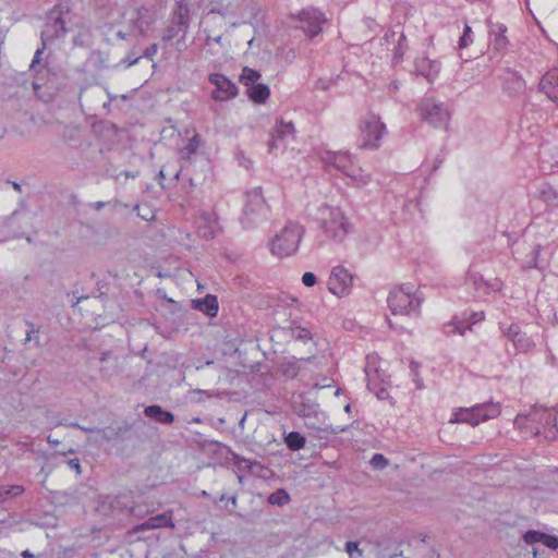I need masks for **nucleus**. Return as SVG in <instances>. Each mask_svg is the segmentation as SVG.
<instances>
[{"label": "nucleus", "instance_id": "f03ea898", "mask_svg": "<svg viewBox=\"0 0 558 558\" xmlns=\"http://www.w3.org/2000/svg\"><path fill=\"white\" fill-rule=\"evenodd\" d=\"M268 211V206L262 195V189L255 187L245 194L241 223L246 229L253 228L267 218Z\"/></svg>", "mask_w": 558, "mask_h": 558}, {"label": "nucleus", "instance_id": "c9c22d12", "mask_svg": "<svg viewBox=\"0 0 558 558\" xmlns=\"http://www.w3.org/2000/svg\"><path fill=\"white\" fill-rule=\"evenodd\" d=\"M267 501L270 505H277L279 507H282L290 501V495L288 492L283 488H278L272 494L269 495Z\"/></svg>", "mask_w": 558, "mask_h": 558}, {"label": "nucleus", "instance_id": "58836bf2", "mask_svg": "<svg viewBox=\"0 0 558 558\" xmlns=\"http://www.w3.org/2000/svg\"><path fill=\"white\" fill-rule=\"evenodd\" d=\"M26 326L28 327L26 331V337L24 339V344L26 345L29 342H34V345L36 348H39L40 340H39V328H36L35 325L32 322H26Z\"/></svg>", "mask_w": 558, "mask_h": 558}, {"label": "nucleus", "instance_id": "13d9d810", "mask_svg": "<svg viewBox=\"0 0 558 558\" xmlns=\"http://www.w3.org/2000/svg\"><path fill=\"white\" fill-rule=\"evenodd\" d=\"M71 426L77 427V428L82 429L85 433H96L97 434V429H98L97 427H84V426H81L77 423H73V424H71Z\"/></svg>", "mask_w": 558, "mask_h": 558}, {"label": "nucleus", "instance_id": "bb28decb", "mask_svg": "<svg viewBox=\"0 0 558 558\" xmlns=\"http://www.w3.org/2000/svg\"><path fill=\"white\" fill-rule=\"evenodd\" d=\"M286 330L290 337L296 341H302L305 343L313 339L311 330L306 327L298 325L295 322H292Z\"/></svg>", "mask_w": 558, "mask_h": 558}, {"label": "nucleus", "instance_id": "9b49d317", "mask_svg": "<svg viewBox=\"0 0 558 558\" xmlns=\"http://www.w3.org/2000/svg\"><path fill=\"white\" fill-rule=\"evenodd\" d=\"M294 125L292 122L278 121L270 132V138L268 141V151L270 154H277L278 151H284L287 147V138L293 137Z\"/></svg>", "mask_w": 558, "mask_h": 558}, {"label": "nucleus", "instance_id": "f8f14e48", "mask_svg": "<svg viewBox=\"0 0 558 558\" xmlns=\"http://www.w3.org/2000/svg\"><path fill=\"white\" fill-rule=\"evenodd\" d=\"M208 81L216 86L211 97L217 101H226L238 95L236 85L223 74L213 73L209 75Z\"/></svg>", "mask_w": 558, "mask_h": 558}, {"label": "nucleus", "instance_id": "7ed1b4c3", "mask_svg": "<svg viewBox=\"0 0 558 558\" xmlns=\"http://www.w3.org/2000/svg\"><path fill=\"white\" fill-rule=\"evenodd\" d=\"M387 303L392 315H410L418 314L422 299L412 293L409 286H401L389 292Z\"/></svg>", "mask_w": 558, "mask_h": 558}, {"label": "nucleus", "instance_id": "49530a36", "mask_svg": "<svg viewBox=\"0 0 558 558\" xmlns=\"http://www.w3.org/2000/svg\"><path fill=\"white\" fill-rule=\"evenodd\" d=\"M345 551L348 553L350 558H361L363 556V551L362 549L359 548L357 542H347Z\"/></svg>", "mask_w": 558, "mask_h": 558}, {"label": "nucleus", "instance_id": "0eeeda50", "mask_svg": "<svg viewBox=\"0 0 558 558\" xmlns=\"http://www.w3.org/2000/svg\"><path fill=\"white\" fill-rule=\"evenodd\" d=\"M322 211V228L324 232L333 240L342 241L348 233V222L339 208L324 206Z\"/></svg>", "mask_w": 558, "mask_h": 558}, {"label": "nucleus", "instance_id": "a878e982", "mask_svg": "<svg viewBox=\"0 0 558 558\" xmlns=\"http://www.w3.org/2000/svg\"><path fill=\"white\" fill-rule=\"evenodd\" d=\"M300 365L298 363V361L295 360V357H292V359H283L279 364H278V372L287 377V378H295L299 373H300Z\"/></svg>", "mask_w": 558, "mask_h": 558}, {"label": "nucleus", "instance_id": "e433bc0d", "mask_svg": "<svg viewBox=\"0 0 558 558\" xmlns=\"http://www.w3.org/2000/svg\"><path fill=\"white\" fill-rule=\"evenodd\" d=\"M232 461H233L234 466L239 471L247 470V471L251 472L254 466H260L259 462H257V461H250L248 459H245V458H243L240 454L234 453V452H232Z\"/></svg>", "mask_w": 558, "mask_h": 558}, {"label": "nucleus", "instance_id": "ddd939ff", "mask_svg": "<svg viewBox=\"0 0 558 558\" xmlns=\"http://www.w3.org/2000/svg\"><path fill=\"white\" fill-rule=\"evenodd\" d=\"M62 15L63 9L60 5H56L50 10L48 15L50 22L47 24V29L44 31L47 34L46 43L54 38L63 37L69 33V28Z\"/></svg>", "mask_w": 558, "mask_h": 558}, {"label": "nucleus", "instance_id": "f704fd0d", "mask_svg": "<svg viewBox=\"0 0 558 558\" xmlns=\"http://www.w3.org/2000/svg\"><path fill=\"white\" fill-rule=\"evenodd\" d=\"M151 23V19L148 14V9L145 7H141L137 9V17L135 21V26L140 31L142 35L145 33V28Z\"/></svg>", "mask_w": 558, "mask_h": 558}, {"label": "nucleus", "instance_id": "c756f323", "mask_svg": "<svg viewBox=\"0 0 558 558\" xmlns=\"http://www.w3.org/2000/svg\"><path fill=\"white\" fill-rule=\"evenodd\" d=\"M308 428H313L315 433L313 434L315 437L319 439H327L329 435H338L347 430V426H326V427H315L312 423H306Z\"/></svg>", "mask_w": 558, "mask_h": 558}, {"label": "nucleus", "instance_id": "a211bd4d", "mask_svg": "<svg viewBox=\"0 0 558 558\" xmlns=\"http://www.w3.org/2000/svg\"><path fill=\"white\" fill-rule=\"evenodd\" d=\"M160 527L174 529V523L172 521L171 512H163V513L157 514L155 517H150L143 523L135 525L133 527V532H142V531L155 530V529H160Z\"/></svg>", "mask_w": 558, "mask_h": 558}, {"label": "nucleus", "instance_id": "473e14b6", "mask_svg": "<svg viewBox=\"0 0 558 558\" xmlns=\"http://www.w3.org/2000/svg\"><path fill=\"white\" fill-rule=\"evenodd\" d=\"M259 78L260 73L257 70L251 69L248 66H244L242 70V74L240 75V82L246 87L258 83L257 81Z\"/></svg>", "mask_w": 558, "mask_h": 558}, {"label": "nucleus", "instance_id": "bf43d9fd", "mask_svg": "<svg viewBox=\"0 0 558 558\" xmlns=\"http://www.w3.org/2000/svg\"><path fill=\"white\" fill-rule=\"evenodd\" d=\"M471 319H472V323L481 322L482 319H484V313L483 312L472 313Z\"/></svg>", "mask_w": 558, "mask_h": 558}, {"label": "nucleus", "instance_id": "864d4df0", "mask_svg": "<svg viewBox=\"0 0 558 558\" xmlns=\"http://www.w3.org/2000/svg\"><path fill=\"white\" fill-rule=\"evenodd\" d=\"M157 50H158V45L157 44H153L150 45L149 47H147L144 52H143V57L149 59V60H153L154 57L156 56L157 53Z\"/></svg>", "mask_w": 558, "mask_h": 558}, {"label": "nucleus", "instance_id": "4be33fe9", "mask_svg": "<svg viewBox=\"0 0 558 558\" xmlns=\"http://www.w3.org/2000/svg\"><path fill=\"white\" fill-rule=\"evenodd\" d=\"M145 416L165 425H170L174 422V414L170 411L163 410L158 404L148 405L144 409Z\"/></svg>", "mask_w": 558, "mask_h": 558}, {"label": "nucleus", "instance_id": "37998d69", "mask_svg": "<svg viewBox=\"0 0 558 558\" xmlns=\"http://www.w3.org/2000/svg\"><path fill=\"white\" fill-rule=\"evenodd\" d=\"M201 144V137L198 134H195L187 143V145L183 149V157L190 158L192 154H195Z\"/></svg>", "mask_w": 558, "mask_h": 558}, {"label": "nucleus", "instance_id": "a18cd8bd", "mask_svg": "<svg viewBox=\"0 0 558 558\" xmlns=\"http://www.w3.org/2000/svg\"><path fill=\"white\" fill-rule=\"evenodd\" d=\"M472 41V28L465 23L463 34L459 39V49L466 48Z\"/></svg>", "mask_w": 558, "mask_h": 558}, {"label": "nucleus", "instance_id": "b1692460", "mask_svg": "<svg viewBox=\"0 0 558 558\" xmlns=\"http://www.w3.org/2000/svg\"><path fill=\"white\" fill-rule=\"evenodd\" d=\"M131 432L130 425H123L117 428L113 427H105L97 429V435L100 436L101 439L106 441L113 440H125L129 438V433Z\"/></svg>", "mask_w": 558, "mask_h": 558}, {"label": "nucleus", "instance_id": "6ab92c4d", "mask_svg": "<svg viewBox=\"0 0 558 558\" xmlns=\"http://www.w3.org/2000/svg\"><path fill=\"white\" fill-rule=\"evenodd\" d=\"M504 89L510 95H518L525 89V81L518 72L506 69L504 74Z\"/></svg>", "mask_w": 558, "mask_h": 558}, {"label": "nucleus", "instance_id": "a19ab883", "mask_svg": "<svg viewBox=\"0 0 558 558\" xmlns=\"http://www.w3.org/2000/svg\"><path fill=\"white\" fill-rule=\"evenodd\" d=\"M197 233L201 238L209 240L216 235L215 229L206 220H202L197 226Z\"/></svg>", "mask_w": 558, "mask_h": 558}, {"label": "nucleus", "instance_id": "aec40b11", "mask_svg": "<svg viewBox=\"0 0 558 558\" xmlns=\"http://www.w3.org/2000/svg\"><path fill=\"white\" fill-rule=\"evenodd\" d=\"M466 283L472 284L473 289L483 294H488L490 290H498L499 286L497 282L490 283L483 278V276L474 271L472 268L466 274Z\"/></svg>", "mask_w": 558, "mask_h": 558}, {"label": "nucleus", "instance_id": "69168bd1", "mask_svg": "<svg viewBox=\"0 0 558 558\" xmlns=\"http://www.w3.org/2000/svg\"><path fill=\"white\" fill-rule=\"evenodd\" d=\"M73 295H74L73 306L77 305L81 301L88 298L87 295H80V296L75 295L74 292H73Z\"/></svg>", "mask_w": 558, "mask_h": 558}, {"label": "nucleus", "instance_id": "4c0bfd02", "mask_svg": "<svg viewBox=\"0 0 558 558\" xmlns=\"http://www.w3.org/2000/svg\"><path fill=\"white\" fill-rule=\"evenodd\" d=\"M466 330H472V326H464L463 322H451L448 325H446L444 329L447 336H451L453 333L464 336Z\"/></svg>", "mask_w": 558, "mask_h": 558}, {"label": "nucleus", "instance_id": "393cba45", "mask_svg": "<svg viewBox=\"0 0 558 558\" xmlns=\"http://www.w3.org/2000/svg\"><path fill=\"white\" fill-rule=\"evenodd\" d=\"M247 96L255 104H265L270 96V89L266 84L256 83L247 87Z\"/></svg>", "mask_w": 558, "mask_h": 558}, {"label": "nucleus", "instance_id": "052dcab7", "mask_svg": "<svg viewBox=\"0 0 558 558\" xmlns=\"http://www.w3.org/2000/svg\"><path fill=\"white\" fill-rule=\"evenodd\" d=\"M527 421V416H523V415H518L515 421H514V424L518 426V427H522L524 422Z\"/></svg>", "mask_w": 558, "mask_h": 558}, {"label": "nucleus", "instance_id": "8fccbe9b", "mask_svg": "<svg viewBox=\"0 0 558 558\" xmlns=\"http://www.w3.org/2000/svg\"><path fill=\"white\" fill-rule=\"evenodd\" d=\"M418 368H420V364L417 362L412 361L410 363V371H411V374L413 375V380L415 381L416 388L422 389L423 383H422V379L418 378Z\"/></svg>", "mask_w": 558, "mask_h": 558}, {"label": "nucleus", "instance_id": "5701e85b", "mask_svg": "<svg viewBox=\"0 0 558 558\" xmlns=\"http://www.w3.org/2000/svg\"><path fill=\"white\" fill-rule=\"evenodd\" d=\"M440 65L437 61L430 60L428 58H418L415 61V70L416 72L426 77L428 81H432L439 72Z\"/></svg>", "mask_w": 558, "mask_h": 558}, {"label": "nucleus", "instance_id": "e2e57ef3", "mask_svg": "<svg viewBox=\"0 0 558 558\" xmlns=\"http://www.w3.org/2000/svg\"><path fill=\"white\" fill-rule=\"evenodd\" d=\"M110 359H111V352H104V353H101L99 361L101 363H105V362H108Z\"/></svg>", "mask_w": 558, "mask_h": 558}, {"label": "nucleus", "instance_id": "4d7b16f0", "mask_svg": "<svg viewBox=\"0 0 558 558\" xmlns=\"http://www.w3.org/2000/svg\"><path fill=\"white\" fill-rule=\"evenodd\" d=\"M355 175H356V178L354 179L355 181H359L362 184L367 183L368 174H363L361 169H359V170L355 169Z\"/></svg>", "mask_w": 558, "mask_h": 558}, {"label": "nucleus", "instance_id": "603ef678", "mask_svg": "<svg viewBox=\"0 0 558 558\" xmlns=\"http://www.w3.org/2000/svg\"><path fill=\"white\" fill-rule=\"evenodd\" d=\"M519 332H521V329L518 325L515 324H512L510 325L505 331V336L509 339V340H513L518 335Z\"/></svg>", "mask_w": 558, "mask_h": 558}, {"label": "nucleus", "instance_id": "680f3d73", "mask_svg": "<svg viewBox=\"0 0 558 558\" xmlns=\"http://www.w3.org/2000/svg\"><path fill=\"white\" fill-rule=\"evenodd\" d=\"M122 174H124V177L126 179H129V178L135 179L138 177L140 172L138 171H123Z\"/></svg>", "mask_w": 558, "mask_h": 558}, {"label": "nucleus", "instance_id": "1a4fd4ad", "mask_svg": "<svg viewBox=\"0 0 558 558\" xmlns=\"http://www.w3.org/2000/svg\"><path fill=\"white\" fill-rule=\"evenodd\" d=\"M189 22L190 10L187 5L183 4L181 1L177 2V8L173 12L172 23L165 31L162 39L165 41H170L173 38H175L180 33H182V39H184L189 28Z\"/></svg>", "mask_w": 558, "mask_h": 558}, {"label": "nucleus", "instance_id": "3c124183", "mask_svg": "<svg viewBox=\"0 0 558 558\" xmlns=\"http://www.w3.org/2000/svg\"><path fill=\"white\" fill-rule=\"evenodd\" d=\"M302 282L305 287H313L317 282L316 275L311 271H306L303 274Z\"/></svg>", "mask_w": 558, "mask_h": 558}, {"label": "nucleus", "instance_id": "ea45409f", "mask_svg": "<svg viewBox=\"0 0 558 558\" xmlns=\"http://www.w3.org/2000/svg\"><path fill=\"white\" fill-rule=\"evenodd\" d=\"M365 372H366V376L368 377V381H367L368 390L373 391L379 400L388 399V397H389L388 390L383 386H378L373 379H371L369 373L367 369H365Z\"/></svg>", "mask_w": 558, "mask_h": 558}, {"label": "nucleus", "instance_id": "2eb2a0df", "mask_svg": "<svg viewBox=\"0 0 558 558\" xmlns=\"http://www.w3.org/2000/svg\"><path fill=\"white\" fill-rule=\"evenodd\" d=\"M318 404L304 393L292 397L291 409L300 417L311 420L317 415Z\"/></svg>", "mask_w": 558, "mask_h": 558}, {"label": "nucleus", "instance_id": "cd10ccee", "mask_svg": "<svg viewBox=\"0 0 558 558\" xmlns=\"http://www.w3.org/2000/svg\"><path fill=\"white\" fill-rule=\"evenodd\" d=\"M283 441L291 451H299L305 447L306 438L293 430L283 435Z\"/></svg>", "mask_w": 558, "mask_h": 558}, {"label": "nucleus", "instance_id": "5fc2aeb1", "mask_svg": "<svg viewBox=\"0 0 558 558\" xmlns=\"http://www.w3.org/2000/svg\"><path fill=\"white\" fill-rule=\"evenodd\" d=\"M141 59V57H135L134 53H130L129 56H126L123 60H122V63H124L126 66H132L134 64H136L138 62V60Z\"/></svg>", "mask_w": 558, "mask_h": 558}, {"label": "nucleus", "instance_id": "412c9836", "mask_svg": "<svg viewBox=\"0 0 558 558\" xmlns=\"http://www.w3.org/2000/svg\"><path fill=\"white\" fill-rule=\"evenodd\" d=\"M192 306L209 317H215L219 310L218 299L214 294H207L203 299L193 300Z\"/></svg>", "mask_w": 558, "mask_h": 558}, {"label": "nucleus", "instance_id": "c03bdc74", "mask_svg": "<svg viewBox=\"0 0 558 558\" xmlns=\"http://www.w3.org/2000/svg\"><path fill=\"white\" fill-rule=\"evenodd\" d=\"M542 420H545V423L548 426H550L546 437H555V433L557 430L556 429V427H557V420H556V417L551 413H549V412H544L543 416H542Z\"/></svg>", "mask_w": 558, "mask_h": 558}, {"label": "nucleus", "instance_id": "423d86ee", "mask_svg": "<svg viewBox=\"0 0 558 558\" xmlns=\"http://www.w3.org/2000/svg\"><path fill=\"white\" fill-rule=\"evenodd\" d=\"M360 147L376 149L380 146V140L386 131V125L378 116L368 112L360 123Z\"/></svg>", "mask_w": 558, "mask_h": 558}, {"label": "nucleus", "instance_id": "9d476101", "mask_svg": "<svg viewBox=\"0 0 558 558\" xmlns=\"http://www.w3.org/2000/svg\"><path fill=\"white\" fill-rule=\"evenodd\" d=\"M353 279L354 276L342 265L335 266L328 279V289L337 296H344L349 294Z\"/></svg>", "mask_w": 558, "mask_h": 558}, {"label": "nucleus", "instance_id": "c85d7f7f", "mask_svg": "<svg viewBox=\"0 0 558 558\" xmlns=\"http://www.w3.org/2000/svg\"><path fill=\"white\" fill-rule=\"evenodd\" d=\"M507 32V27L504 24H496L494 27L489 31V35H494V48L496 50H502L508 45V39L505 36V33Z\"/></svg>", "mask_w": 558, "mask_h": 558}, {"label": "nucleus", "instance_id": "338daca9", "mask_svg": "<svg viewBox=\"0 0 558 558\" xmlns=\"http://www.w3.org/2000/svg\"><path fill=\"white\" fill-rule=\"evenodd\" d=\"M404 43H405V36L403 34H400L397 47L400 49H404V45H403Z\"/></svg>", "mask_w": 558, "mask_h": 558}, {"label": "nucleus", "instance_id": "6e6d98bb", "mask_svg": "<svg viewBox=\"0 0 558 558\" xmlns=\"http://www.w3.org/2000/svg\"><path fill=\"white\" fill-rule=\"evenodd\" d=\"M66 463L71 469L75 470L77 474H81L82 470H81L80 460L77 458L70 459L66 461Z\"/></svg>", "mask_w": 558, "mask_h": 558}, {"label": "nucleus", "instance_id": "f257e3e1", "mask_svg": "<svg viewBox=\"0 0 558 558\" xmlns=\"http://www.w3.org/2000/svg\"><path fill=\"white\" fill-rule=\"evenodd\" d=\"M304 229L298 222L289 221L270 241V252L278 257L293 255L299 247Z\"/></svg>", "mask_w": 558, "mask_h": 558}, {"label": "nucleus", "instance_id": "09e8293b", "mask_svg": "<svg viewBox=\"0 0 558 558\" xmlns=\"http://www.w3.org/2000/svg\"><path fill=\"white\" fill-rule=\"evenodd\" d=\"M542 544L549 549H558V536L545 533Z\"/></svg>", "mask_w": 558, "mask_h": 558}, {"label": "nucleus", "instance_id": "4468645a", "mask_svg": "<svg viewBox=\"0 0 558 558\" xmlns=\"http://www.w3.org/2000/svg\"><path fill=\"white\" fill-rule=\"evenodd\" d=\"M299 20L303 24L301 28L305 34L313 38L322 32V23L325 22L324 15L316 9H305L299 14Z\"/></svg>", "mask_w": 558, "mask_h": 558}, {"label": "nucleus", "instance_id": "dca6fc26", "mask_svg": "<svg viewBox=\"0 0 558 558\" xmlns=\"http://www.w3.org/2000/svg\"><path fill=\"white\" fill-rule=\"evenodd\" d=\"M538 89L558 105V69H550L542 76Z\"/></svg>", "mask_w": 558, "mask_h": 558}, {"label": "nucleus", "instance_id": "de8ad7c7", "mask_svg": "<svg viewBox=\"0 0 558 558\" xmlns=\"http://www.w3.org/2000/svg\"><path fill=\"white\" fill-rule=\"evenodd\" d=\"M374 469L383 470L388 465V460L381 453H375L371 459Z\"/></svg>", "mask_w": 558, "mask_h": 558}, {"label": "nucleus", "instance_id": "7c9ffc66", "mask_svg": "<svg viewBox=\"0 0 558 558\" xmlns=\"http://www.w3.org/2000/svg\"><path fill=\"white\" fill-rule=\"evenodd\" d=\"M25 492L22 485L0 486V505L13 497L21 496Z\"/></svg>", "mask_w": 558, "mask_h": 558}, {"label": "nucleus", "instance_id": "79ce46f5", "mask_svg": "<svg viewBox=\"0 0 558 558\" xmlns=\"http://www.w3.org/2000/svg\"><path fill=\"white\" fill-rule=\"evenodd\" d=\"M544 534L545 533L541 531L529 530L523 534L522 538L527 545H534L536 543H542Z\"/></svg>", "mask_w": 558, "mask_h": 558}, {"label": "nucleus", "instance_id": "39448f33", "mask_svg": "<svg viewBox=\"0 0 558 558\" xmlns=\"http://www.w3.org/2000/svg\"><path fill=\"white\" fill-rule=\"evenodd\" d=\"M499 405L493 402L475 404L471 408H460L453 413L450 423H466L472 426L499 415Z\"/></svg>", "mask_w": 558, "mask_h": 558}, {"label": "nucleus", "instance_id": "2f4dec72", "mask_svg": "<svg viewBox=\"0 0 558 558\" xmlns=\"http://www.w3.org/2000/svg\"><path fill=\"white\" fill-rule=\"evenodd\" d=\"M63 141L70 146L80 144V128L76 125H66L62 132Z\"/></svg>", "mask_w": 558, "mask_h": 558}, {"label": "nucleus", "instance_id": "6e6552de", "mask_svg": "<svg viewBox=\"0 0 558 558\" xmlns=\"http://www.w3.org/2000/svg\"><path fill=\"white\" fill-rule=\"evenodd\" d=\"M417 110L421 119L435 128L446 126L448 123V110L442 104H437L433 99H423L418 105Z\"/></svg>", "mask_w": 558, "mask_h": 558}, {"label": "nucleus", "instance_id": "774afa93", "mask_svg": "<svg viewBox=\"0 0 558 558\" xmlns=\"http://www.w3.org/2000/svg\"><path fill=\"white\" fill-rule=\"evenodd\" d=\"M404 53V49L396 48L395 51V59L400 60Z\"/></svg>", "mask_w": 558, "mask_h": 558}, {"label": "nucleus", "instance_id": "72a5a7b5", "mask_svg": "<svg viewBox=\"0 0 558 558\" xmlns=\"http://www.w3.org/2000/svg\"><path fill=\"white\" fill-rule=\"evenodd\" d=\"M512 343L517 352H527L534 345L533 341L522 331L512 340Z\"/></svg>", "mask_w": 558, "mask_h": 558}, {"label": "nucleus", "instance_id": "20e7f679", "mask_svg": "<svg viewBox=\"0 0 558 558\" xmlns=\"http://www.w3.org/2000/svg\"><path fill=\"white\" fill-rule=\"evenodd\" d=\"M46 32H41L40 39H41V47H39L32 60V63L29 65V71L33 73V88L35 92L43 87H49L54 88L56 87V80H57V73L54 70L47 64H44L41 61V56L45 52L46 49Z\"/></svg>", "mask_w": 558, "mask_h": 558}, {"label": "nucleus", "instance_id": "f3484780", "mask_svg": "<svg viewBox=\"0 0 558 558\" xmlns=\"http://www.w3.org/2000/svg\"><path fill=\"white\" fill-rule=\"evenodd\" d=\"M324 161L328 165H332L336 169L340 170L343 174L355 179V169L353 168L350 157L342 153H328L324 157Z\"/></svg>", "mask_w": 558, "mask_h": 558}, {"label": "nucleus", "instance_id": "0e129e2a", "mask_svg": "<svg viewBox=\"0 0 558 558\" xmlns=\"http://www.w3.org/2000/svg\"><path fill=\"white\" fill-rule=\"evenodd\" d=\"M442 161H444V157L437 156L435 159L433 171H436L439 168V166L442 163Z\"/></svg>", "mask_w": 558, "mask_h": 558}]
</instances>
